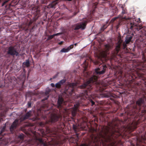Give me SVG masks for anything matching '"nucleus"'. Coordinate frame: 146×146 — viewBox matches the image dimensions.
<instances>
[{"mask_svg": "<svg viewBox=\"0 0 146 146\" xmlns=\"http://www.w3.org/2000/svg\"><path fill=\"white\" fill-rule=\"evenodd\" d=\"M98 78L95 76H93L91 77L87 82H85L83 85L80 86V88H86L88 89L91 88L94 82H96L97 81Z\"/></svg>", "mask_w": 146, "mask_h": 146, "instance_id": "obj_1", "label": "nucleus"}, {"mask_svg": "<svg viewBox=\"0 0 146 146\" xmlns=\"http://www.w3.org/2000/svg\"><path fill=\"white\" fill-rule=\"evenodd\" d=\"M123 18L127 21V22L130 23V29H132L133 27L135 26L137 27L136 29L138 30H140L141 28V26L139 25L138 27L137 26V24L135 23V22H138V20H136L135 19L129 18L124 17Z\"/></svg>", "mask_w": 146, "mask_h": 146, "instance_id": "obj_2", "label": "nucleus"}, {"mask_svg": "<svg viewBox=\"0 0 146 146\" xmlns=\"http://www.w3.org/2000/svg\"><path fill=\"white\" fill-rule=\"evenodd\" d=\"M78 87H79V85L77 83L70 84L68 86V89L66 93L67 94L69 93V94L71 95H72V93L73 92L74 89Z\"/></svg>", "mask_w": 146, "mask_h": 146, "instance_id": "obj_3", "label": "nucleus"}, {"mask_svg": "<svg viewBox=\"0 0 146 146\" xmlns=\"http://www.w3.org/2000/svg\"><path fill=\"white\" fill-rule=\"evenodd\" d=\"M87 21H85L84 22L76 24L73 26V27H74V30H77L79 29L82 30L84 29L86 26Z\"/></svg>", "mask_w": 146, "mask_h": 146, "instance_id": "obj_4", "label": "nucleus"}, {"mask_svg": "<svg viewBox=\"0 0 146 146\" xmlns=\"http://www.w3.org/2000/svg\"><path fill=\"white\" fill-rule=\"evenodd\" d=\"M7 52L8 54L12 56H17L19 54V53L17 51L15 48L12 46L8 47Z\"/></svg>", "mask_w": 146, "mask_h": 146, "instance_id": "obj_5", "label": "nucleus"}, {"mask_svg": "<svg viewBox=\"0 0 146 146\" xmlns=\"http://www.w3.org/2000/svg\"><path fill=\"white\" fill-rule=\"evenodd\" d=\"M101 66H102L100 68H98L95 70V72L97 74H101L104 73L106 66L103 64L101 65Z\"/></svg>", "mask_w": 146, "mask_h": 146, "instance_id": "obj_6", "label": "nucleus"}, {"mask_svg": "<svg viewBox=\"0 0 146 146\" xmlns=\"http://www.w3.org/2000/svg\"><path fill=\"white\" fill-rule=\"evenodd\" d=\"M105 50L101 53V56L104 58L108 57L107 55L109 53L107 51L111 49V47L109 45L106 44L105 46Z\"/></svg>", "mask_w": 146, "mask_h": 146, "instance_id": "obj_7", "label": "nucleus"}, {"mask_svg": "<svg viewBox=\"0 0 146 146\" xmlns=\"http://www.w3.org/2000/svg\"><path fill=\"white\" fill-rule=\"evenodd\" d=\"M132 38V36H127L126 37L125 40V43L124 42L123 44L124 48L126 46V44H128Z\"/></svg>", "mask_w": 146, "mask_h": 146, "instance_id": "obj_8", "label": "nucleus"}, {"mask_svg": "<svg viewBox=\"0 0 146 146\" xmlns=\"http://www.w3.org/2000/svg\"><path fill=\"white\" fill-rule=\"evenodd\" d=\"M63 100L62 98L61 97H59L58 101V107L59 108H62V104L63 103Z\"/></svg>", "mask_w": 146, "mask_h": 146, "instance_id": "obj_9", "label": "nucleus"}, {"mask_svg": "<svg viewBox=\"0 0 146 146\" xmlns=\"http://www.w3.org/2000/svg\"><path fill=\"white\" fill-rule=\"evenodd\" d=\"M19 120L18 119L15 120L13 122V123L11 125V127L10 129H13L14 128H15L17 126Z\"/></svg>", "mask_w": 146, "mask_h": 146, "instance_id": "obj_10", "label": "nucleus"}, {"mask_svg": "<svg viewBox=\"0 0 146 146\" xmlns=\"http://www.w3.org/2000/svg\"><path fill=\"white\" fill-rule=\"evenodd\" d=\"M59 117L56 115H54L51 118V121L52 122L57 121Z\"/></svg>", "mask_w": 146, "mask_h": 146, "instance_id": "obj_11", "label": "nucleus"}, {"mask_svg": "<svg viewBox=\"0 0 146 146\" xmlns=\"http://www.w3.org/2000/svg\"><path fill=\"white\" fill-rule=\"evenodd\" d=\"M65 82V81L64 80H62L59 82L57 83L55 85V87L56 88H59L60 86L63 84Z\"/></svg>", "mask_w": 146, "mask_h": 146, "instance_id": "obj_12", "label": "nucleus"}, {"mask_svg": "<svg viewBox=\"0 0 146 146\" xmlns=\"http://www.w3.org/2000/svg\"><path fill=\"white\" fill-rule=\"evenodd\" d=\"M31 111H29V112H27L25 115V116L23 117V120L27 119L31 115Z\"/></svg>", "mask_w": 146, "mask_h": 146, "instance_id": "obj_13", "label": "nucleus"}, {"mask_svg": "<svg viewBox=\"0 0 146 146\" xmlns=\"http://www.w3.org/2000/svg\"><path fill=\"white\" fill-rule=\"evenodd\" d=\"M121 43V42H120V41L119 40L118 42V44L116 46V47L115 48V50L117 52V53H118V51L120 50V45Z\"/></svg>", "mask_w": 146, "mask_h": 146, "instance_id": "obj_14", "label": "nucleus"}, {"mask_svg": "<svg viewBox=\"0 0 146 146\" xmlns=\"http://www.w3.org/2000/svg\"><path fill=\"white\" fill-rule=\"evenodd\" d=\"M143 100L142 98H140L137 102L136 104L137 105L140 106L141 104L143 103Z\"/></svg>", "mask_w": 146, "mask_h": 146, "instance_id": "obj_15", "label": "nucleus"}, {"mask_svg": "<svg viewBox=\"0 0 146 146\" xmlns=\"http://www.w3.org/2000/svg\"><path fill=\"white\" fill-rule=\"evenodd\" d=\"M70 50L69 47L66 48H63L60 50V52H68Z\"/></svg>", "mask_w": 146, "mask_h": 146, "instance_id": "obj_16", "label": "nucleus"}, {"mask_svg": "<svg viewBox=\"0 0 146 146\" xmlns=\"http://www.w3.org/2000/svg\"><path fill=\"white\" fill-rule=\"evenodd\" d=\"M89 95L88 94V92L86 91H85L84 93L83 94V96H83V98L84 99V98H87L88 97Z\"/></svg>", "mask_w": 146, "mask_h": 146, "instance_id": "obj_17", "label": "nucleus"}, {"mask_svg": "<svg viewBox=\"0 0 146 146\" xmlns=\"http://www.w3.org/2000/svg\"><path fill=\"white\" fill-rule=\"evenodd\" d=\"M24 65H25L27 67H28L29 66L30 63L29 60H26L25 62L23 63Z\"/></svg>", "mask_w": 146, "mask_h": 146, "instance_id": "obj_18", "label": "nucleus"}, {"mask_svg": "<svg viewBox=\"0 0 146 146\" xmlns=\"http://www.w3.org/2000/svg\"><path fill=\"white\" fill-rule=\"evenodd\" d=\"M100 137H102V138H104V139H105V138H104V136H103L102 135V134H101L100 135ZM99 140V141H101H101H102V139H100V138H98V139H96V141H98Z\"/></svg>", "mask_w": 146, "mask_h": 146, "instance_id": "obj_19", "label": "nucleus"}, {"mask_svg": "<svg viewBox=\"0 0 146 146\" xmlns=\"http://www.w3.org/2000/svg\"><path fill=\"white\" fill-rule=\"evenodd\" d=\"M50 91V90L49 88H47L46 89V91L45 92V94L47 96L48 94L49 93Z\"/></svg>", "mask_w": 146, "mask_h": 146, "instance_id": "obj_20", "label": "nucleus"}, {"mask_svg": "<svg viewBox=\"0 0 146 146\" xmlns=\"http://www.w3.org/2000/svg\"><path fill=\"white\" fill-rule=\"evenodd\" d=\"M55 36V35L54 34H53L52 35H51L50 36H48V40H50L53 38Z\"/></svg>", "mask_w": 146, "mask_h": 146, "instance_id": "obj_21", "label": "nucleus"}, {"mask_svg": "<svg viewBox=\"0 0 146 146\" xmlns=\"http://www.w3.org/2000/svg\"><path fill=\"white\" fill-rule=\"evenodd\" d=\"M79 105V103H78L77 104H76V105H74V106L75 107V108L76 110L77 109V108L78 107Z\"/></svg>", "mask_w": 146, "mask_h": 146, "instance_id": "obj_22", "label": "nucleus"}, {"mask_svg": "<svg viewBox=\"0 0 146 146\" xmlns=\"http://www.w3.org/2000/svg\"><path fill=\"white\" fill-rule=\"evenodd\" d=\"M63 34V33L62 32V33H57L56 34H54V35H55V36H58V35H61L62 34Z\"/></svg>", "mask_w": 146, "mask_h": 146, "instance_id": "obj_23", "label": "nucleus"}, {"mask_svg": "<svg viewBox=\"0 0 146 146\" xmlns=\"http://www.w3.org/2000/svg\"><path fill=\"white\" fill-rule=\"evenodd\" d=\"M73 45L72 44L71 45L69 46L68 47H69L70 50L72 48H73Z\"/></svg>", "mask_w": 146, "mask_h": 146, "instance_id": "obj_24", "label": "nucleus"}, {"mask_svg": "<svg viewBox=\"0 0 146 146\" xmlns=\"http://www.w3.org/2000/svg\"><path fill=\"white\" fill-rule=\"evenodd\" d=\"M19 137L21 139H22L23 138V136L22 135H20L19 136Z\"/></svg>", "mask_w": 146, "mask_h": 146, "instance_id": "obj_25", "label": "nucleus"}, {"mask_svg": "<svg viewBox=\"0 0 146 146\" xmlns=\"http://www.w3.org/2000/svg\"><path fill=\"white\" fill-rule=\"evenodd\" d=\"M9 0H6L5 1L4 3L2 4V6H3L4 5H5V4Z\"/></svg>", "mask_w": 146, "mask_h": 146, "instance_id": "obj_26", "label": "nucleus"}, {"mask_svg": "<svg viewBox=\"0 0 146 146\" xmlns=\"http://www.w3.org/2000/svg\"><path fill=\"white\" fill-rule=\"evenodd\" d=\"M28 107H30L31 106V104L30 102H29L28 104Z\"/></svg>", "mask_w": 146, "mask_h": 146, "instance_id": "obj_27", "label": "nucleus"}, {"mask_svg": "<svg viewBox=\"0 0 146 146\" xmlns=\"http://www.w3.org/2000/svg\"><path fill=\"white\" fill-rule=\"evenodd\" d=\"M118 18V17H117L114 18L112 19V20H113V21H114Z\"/></svg>", "mask_w": 146, "mask_h": 146, "instance_id": "obj_28", "label": "nucleus"}, {"mask_svg": "<svg viewBox=\"0 0 146 146\" xmlns=\"http://www.w3.org/2000/svg\"><path fill=\"white\" fill-rule=\"evenodd\" d=\"M51 86L52 87H54V85L53 83H51L50 84Z\"/></svg>", "mask_w": 146, "mask_h": 146, "instance_id": "obj_29", "label": "nucleus"}, {"mask_svg": "<svg viewBox=\"0 0 146 146\" xmlns=\"http://www.w3.org/2000/svg\"><path fill=\"white\" fill-rule=\"evenodd\" d=\"M40 142L42 144H44V142H43L42 141V140H41V139H40Z\"/></svg>", "mask_w": 146, "mask_h": 146, "instance_id": "obj_30", "label": "nucleus"}, {"mask_svg": "<svg viewBox=\"0 0 146 146\" xmlns=\"http://www.w3.org/2000/svg\"><path fill=\"white\" fill-rule=\"evenodd\" d=\"M81 146H88V145L86 144H82L81 145Z\"/></svg>", "mask_w": 146, "mask_h": 146, "instance_id": "obj_31", "label": "nucleus"}, {"mask_svg": "<svg viewBox=\"0 0 146 146\" xmlns=\"http://www.w3.org/2000/svg\"><path fill=\"white\" fill-rule=\"evenodd\" d=\"M91 103L92 104V105H93L95 103L93 101H92V100L91 101Z\"/></svg>", "mask_w": 146, "mask_h": 146, "instance_id": "obj_32", "label": "nucleus"}, {"mask_svg": "<svg viewBox=\"0 0 146 146\" xmlns=\"http://www.w3.org/2000/svg\"><path fill=\"white\" fill-rule=\"evenodd\" d=\"M63 41H62L60 42H59V44H61L63 43Z\"/></svg>", "mask_w": 146, "mask_h": 146, "instance_id": "obj_33", "label": "nucleus"}, {"mask_svg": "<svg viewBox=\"0 0 146 146\" xmlns=\"http://www.w3.org/2000/svg\"><path fill=\"white\" fill-rule=\"evenodd\" d=\"M86 62V60H85V61H84V64H85V65H86L87 64V63Z\"/></svg>", "mask_w": 146, "mask_h": 146, "instance_id": "obj_34", "label": "nucleus"}, {"mask_svg": "<svg viewBox=\"0 0 146 146\" xmlns=\"http://www.w3.org/2000/svg\"><path fill=\"white\" fill-rule=\"evenodd\" d=\"M122 14H124L125 13V11H124V10H123L122 11Z\"/></svg>", "mask_w": 146, "mask_h": 146, "instance_id": "obj_35", "label": "nucleus"}, {"mask_svg": "<svg viewBox=\"0 0 146 146\" xmlns=\"http://www.w3.org/2000/svg\"><path fill=\"white\" fill-rule=\"evenodd\" d=\"M48 97H49L48 96H47V97L46 98H45V100H47Z\"/></svg>", "mask_w": 146, "mask_h": 146, "instance_id": "obj_36", "label": "nucleus"}, {"mask_svg": "<svg viewBox=\"0 0 146 146\" xmlns=\"http://www.w3.org/2000/svg\"><path fill=\"white\" fill-rule=\"evenodd\" d=\"M106 28V27L105 26V25H104V29H105V28Z\"/></svg>", "mask_w": 146, "mask_h": 146, "instance_id": "obj_37", "label": "nucleus"}, {"mask_svg": "<svg viewBox=\"0 0 146 146\" xmlns=\"http://www.w3.org/2000/svg\"><path fill=\"white\" fill-rule=\"evenodd\" d=\"M76 44H77V43H76L75 44H74V45L76 46Z\"/></svg>", "mask_w": 146, "mask_h": 146, "instance_id": "obj_38", "label": "nucleus"}, {"mask_svg": "<svg viewBox=\"0 0 146 146\" xmlns=\"http://www.w3.org/2000/svg\"><path fill=\"white\" fill-rule=\"evenodd\" d=\"M138 20H139V21L140 20V19L139 18H138Z\"/></svg>", "mask_w": 146, "mask_h": 146, "instance_id": "obj_39", "label": "nucleus"}, {"mask_svg": "<svg viewBox=\"0 0 146 146\" xmlns=\"http://www.w3.org/2000/svg\"><path fill=\"white\" fill-rule=\"evenodd\" d=\"M68 1H72V0H68Z\"/></svg>", "mask_w": 146, "mask_h": 146, "instance_id": "obj_40", "label": "nucleus"}, {"mask_svg": "<svg viewBox=\"0 0 146 146\" xmlns=\"http://www.w3.org/2000/svg\"><path fill=\"white\" fill-rule=\"evenodd\" d=\"M87 74L88 75V74H89L88 73H87Z\"/></svg>", "mask_w": 146, "mask_h": 146, "instance_id": "obj_41", "label": "nucleus"}]
</instances>
